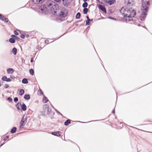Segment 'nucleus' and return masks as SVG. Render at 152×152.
<instances>
[{
    "instance_id": "obj_14",
    "label": "nucleus",
    "mask_w": 152,
    "mask_h": 152,
    "mask_svg": "<svg viewBox=\"0 0 152 152\" xmlns=\"http://www.w3.org/2000/svg\"><path fill=\"white\" fill-rule=\"evenodd\" d=\"M69 0H62V3L64 6L66 7H68L70 3L68 1Z\"/></svg>"
},
{
    "instance_id": "obj_44",
    "label": "nucleus",
    "mask_w": 152,
    "mask_h": 152,
    "mask_svg": "<svg viewBox=\"0 0 152 152\" xmlns=\"http://www.w3.org/2000/svg\"><path fill=\"white\" fill-rule=\"evenodd\" d=\"M30 61H31V62H34V59L33 58H31V59Z\"/></svg>"
},
{
    "instance_id": "obj_58",
    "label": "nucleus",
    "mask_w": 152,
    "mask_h": 152,
    "mask_svg": "<svg viewBox=\"0 0 152 152\" xmlns=\"http://www.w3.org/2000/svg\"><path fill=\"white\" fill-rule=\"evenodd\" d=\"M138 26H140V24H138Z\"/></svg>"
},
{
    "instance_id": "obj_29",
    "label": "nucleus",
    "mask_w": 152,
    "mask_h": 152,
    "mask_svg": "<svg viewBox=\"0 0 152 152\" xmlns=\"http://www.w3.org/2000/svg\"><path fill=\"white\" fill-rule=\"evenodd\" d=\"M29 72L30 74L31 75H33L34 74V70L33 69H29Z\"/></svg>"
},
{
    "instance_id": "obj_41",
    "label": "nucleus",
    "mask_w": 152,
    "mask_h": 152,
    "mask_svg": "<svg viewBox=\"0 0 152 152\" xmlns=\"http://www.w3.org/2000/svg\"><path fill=\"white\" fill-rule=\"evenodd\" d=\"M109 18L110 19L113 20H116V19L112 17H109Z\"/></svg>"
},
{
    "instance_id": "obj_15",
    "label": "nucleus",
    "mask_w": 152,
    "mask_h": 152,
    "mask_svg": "<svg viewBox=\"0 0 152 152\" xmlns=\"http://www.w3.org/2000/svg\"><path fill=\"white\" fill-rule=\"evenodd\" d=\"M55 2L53 1H50L48 2L47 4V5L51 10V7H52V6L54 4Z\"/></svg>"
},
{
    "instance_id": "obj_59",
    "label": "nucleus",
    "mask_w": 152,
    "mask_h": 152,
    "mask_svg": "<svg viewBox=\"0 0 152 152\" xmlns=\"http://www.w3.org/2000/svg\"><path fill=\"white\" fill-rule=\"evenodd\" d=\"M99 3H101V4H103V3L102 2H99Z\"/></svg>"
},
{
    "instance_id": "obj_61",
    "label": "nucleus",
    "mask_w": 152,
    "mask_h": 152,
    "mask_svg": "<svg viewBox=\"0 0 152 152\" xmlns=\"http://www.w3.org/2000/svg\"><path fill=\"white\" fill-rule=\"evenodd\" d=\"M17 31H20V30H18H18H17Z\"/></svg>"
},
{
    "instance_id": "obj_16",
    "label": "nucleus",
    "mask_w": 152,
    "mask_h": 152,
    "mask_svg": "<svg viewBox=\"0 0 152 152\" xmlns=\"http://www.w3.org/2000/svg\"><path fill=\"white\" fill-rule=\"evenodd\" d=\"M21 107L22 110L23 111H24L26 110V106L24 103H23L22 105L21 104Z\"/></svg>"
},
{
    "instance_id": "obj_9",
    "label": "nucleus",
    "mask_w": 152,
    "mask_h": 152,
    "mask_svg": "<svg viewBox=\"0 0 152 152\" xmlns=\"http://www.w3.org/2000/svg\"><path fill=\"white\" fill-rule=\"evenodd\" d=\"M98 7L99 9L101 10L104 12L106 13L107 12L106 8L104 6L100 4H99L98 5Z\"/></svg>"
},
{
    "instance_id": "obj_60",
    "label": "nucleus",
    "mask_w": 152,
    "mask_h": 152,
    "mask_svg": "<svg viewBox=\"0 0 152 152\" xmlns=\"http://www.w3.org/2000/svg\"><path fill=\"white\" fill-rule=\"evenodd\" d=\"M1 84L0 83V87L1 86Z\"/></svg>"
},
{
    "instance_id": "obj_33",
    "label": "nucleus",
    "mask_w": 152,
    "mask_h": 152,
    "mask_svg": "<svg viewBox=\"0 0 152 152\" xmlns=\"http://www.w3.org/2000/svg\"><path fill=\"white\" fill-rule=\"evenodd\" d=\"M7 100H8L10 102H12V99L10 97H8L7 99Z\"/></svg>"
},
{
    "instance_id": "obj_38",
    "label": "nucleus",
    "mask_w": 152,
    "mask_h": 152,
    "mask_svg": "<svg viewBox=\"0 0 152 152\" xmlns=\"http://www.w3.org/2000/svg\"><path fill=\"white\" fill-rule=\"evenodd\" d=\"M9 138V136L8 135H7L3 139V140L4 141H5L7 139H8Z\"/></svg>"
},
{
    "instance_id": "obj_55",
    "label": "nucleus",
    "mask_w": 152,
    "mask_h": 152,
    "mask_svg": "<svg viewBox=\"0 0 152 152\" xmlns=\"http://www.w3.org/2000/svg\"><path fill=\"white\" fill-rule=\"evenodd\" d=\"M87 1V0H83V1H84V2H85V1L86 2Z\"/></svg>"
},
{
    "instance_id": "obj_52",
    "label": "nucleus",
    "mask_w": 152,
    "mask_h": 152,
    "mask_svg": "<svg viewBox=\"0 0 152 152\" xmlns=\"http://www.w3.org/2000/svg\"><path fill=\"white\" fill-rule=\"evenodd\" d=\"M39 48V46L38 45H37L36 47V48L37 49H38Z\"/></svg>"
},
{
    "instance_id": "obj_56",
    "label": "nucleus",
    "mask_w": 152,
    "mask_h": 152,
    "mask_svg": "<svg viewBox=\"0 0 152 152\" xmlns=\"http://www.w3.org/2000/svg\"><path fill=\"white\" fill-rule=\"evenodd\" d=\"M100 120H99V121H100ZM99 120H95V121H99Z\"/></svg>"
},
{
    "instance_id": "obj_32",
    "label": "nucleus",
    "mask_w": 152,
    "mask_h": 152,
    "mask_svg": "<svg viewBox=\"0 0 152 152\" xmlns=\"http://www.w3.org/2000/svg\"><path fill=\"white\" fill-rule=\"evenodd\" d=\"M91 23L90 20H87L86 22V26L89 25Z\"/></svg>"
},
{
    "instance_id": "obj_3",
    "label": "nucleus",
    "mask_w": 152,
    "mask_h": 152,
    "mask_svg": "<svg viewBox=\"0 0 152 152\" xmlns=\"http://www.w3.org/2000/svg\"><path fill=\"white\" fill-rule=\"evenodd\" d=\"M58 13H56V14L58 15V16L61 18H64L66 17L68 14V10L65 8L63 7L60 8L58 11Z\"/></svg>"
},
{
    "instance_id": "obj_24",
    "label": "nucleus",
    "mask_w": 152,
    "mask_h": 152,
    "mask_svg": "<svg viewBox=\"0 0 152 152\" xmlns=\"http://www.w3.org/2000/svg\"><path fill=\"white\" fill-rule=\"evenodd\" d=\"M48 101V100L47 98L45 96H44L43 98V101L45 103H46Z\"/></svg>"
},
{
    "instance_id": "obj_40",
    "label": "nucleus",
    "mask_w": 152,
    "mask_h": 152,
    "mask_svg": "<svg viewBox=\"0 0 152 152\" xmlns=\"http://www.w3.org/2000/svg\"><path fill=\"white\" fill-rule=\"evenodd\" d=\"M9 86L7 84H5V85L4 88H9Z\"/></svg>"
},
{
    "instance_id": "obj_57",
    "label": "nucleus",
    "mask_w": 152,
    "mask_h": 152,
    "mask_svg": "<svg viewBox=\"0 0 152 152\" xmlns=\"http://www.w3.org/2000/svg\"><path fill=\"white\" fill-rule=\"evenodd\" d=\"M96 0L97 1L99 2H100V1H99V0Z\"/></svg>"
},
{
    "instance_id": "obj_34",
    "label": "nucleus",
    "mask_w": 152,
    "mask_h": 152,
    "mask_svg": "<svg viewBox=\"0 0 152 152\" xmlns=\"http://www.w3.org/2000/svg\"><path fill=\"white\" fill-rule=\"evenodd\" d=\"M55 110L56 112L59 115H61V116H62L63 115L62 114H61L59 111H58L56 109H55Z\"/></svg>"
},
{
    "instance_id": "obj_22",
    "label": "nucleus",
    "mask_w": 152,
    "mask_h": 152,
    "mask_svg": "<svg viewBox=\"0 0 152 152\" xmlns=\"http://www.w3.org/2000/svg\"><path fill=\"white\" fill-rule=\"evenodd\" d=\"M71 123V120L70 119H67L64 123V125L65 126H67L69 125Z\"/></svg>"
},
{
    "instance_id": "obj_10",
    "label": "nucleus",
    "mask_w": 152,
    "mask_h": 152,
    "mask_svg": "<svg viewBox=\"0 0 152 152\" xmlns=\"http://www.w3.org/2000/svg\"><path fill=\"white\" fill-rule=\"evenodd\" d=\"M45 0H32V2L35 4H39L42 3Z\"/></svg>"
},
{
    "instance_id": "obj_17",
    "label": "nucleus",
    "mask_w": 152,
    "mask_h": 152,
    "mask_svg": "<svg viewBox=\"0 0 152 152\" xmlns=\"http://www.w3.org/2000/svg\"><path fill=\"white\" fill-rule=\"evenodd\" d=\"M21 103L19 102L17 103L15 105V107H16L17 110L19 111L21 110L20 108V107H21Z\"/></svg>"
},
{
    "instance_id": "obj_12",
    "label": "nucleus",
    "mask_w": 152,
    "mask_h": 152,
    "mask_svg": "<svg viewBox=\"0 0 152 152\" xmlns=\"http://www.w3.org/2000/svg\"><path fill=\"white\" fill-rule=\"evenodd\" d=\"M51 134L57 136H60L61 134V133L60 131L52 132Z\"/></svg>"
},
{
    "instance_id": "obj_48",
    "label": "nucleus",
    "mask_w": 152,
    "mask_h": 152,
    "mask_svg": "<svg viewBox=\"0 0 152 152\" xmlns=\"http://www.w3.org/2000/svg\"><path fill=\"white\" fill-rule=\"evenodd\" d=\"M40 95H43V93L42 92V91L41 90H40Z\"/></svg>"
},
{
    "instance_id": "obj_43",
    "label": "nucleus",
    "mask_w": 152,
    "mask_h": 152,
    "mask_svg": "<svg viewBox=\"0 0 152 152\" xmlns=\"http://www.w3.org/2000/svg\"><path fill=\"white\" fill-rule=\"evenodd\" d=\"M49 42V41L48 40H45V43H47V44H48V42Z\"/></svg>"
},
{
    "instance_id": "obj_54",
    "label": "nucleus",
    "mask_w": 152,
    "mask_h": 152,
    "mask_svg": "<svg viewBox=\"0 0 152 152\" xmlns=\"http://www.w3.org/2000/svg\"><path fill=\"white\" fill-rule=\"evenodd\" d=\"M90 22H91V21H92L93 20V19H90Z\"/></svg>"
},
{
    "instance_id": "obj_42",
    "label": "nucleus",
    "mask_w": 152,
    "mask_h": 152,
    "mask_svg": "<svg viewBox=\"0 0 152 152\" xmlns=\"http://www.w3.org/2000/svg\"><path fill=\"white\" fill-rule=\"evenodd\" d=\"M14 34L16 35H18V33L16 31H14Z\"/></svg>"
},
{
    "instance_id": "obj_37",
    "label": "nucleus",
    "mask_w": 152,
    "mask_h": 152,
    "mask_svg": "<svg viewBox=\"0 0 152 152\" xmlns=\"http://www.w3.org/2000/svg\"><path fill=\"white\" fill-rule=\"evenodd\" d=\"M26 34H22L20 36V37L22 39H24Z\"/></svg>"
},
{
    "instance_id": "obj_51",
    "label": "nucleus",
    "mask_w": 152,
    "mask_h": 152,
    "mask_svg": "<svg viewBox=\"0 0 152 152\" xmlns=\"http://www.w3.org/2000/svg\"><path fill=\"white\" fill-rule=\"evenodd\" d=\"M86 18L87 19V20H90V19L89 18V17H88V16H87L86 17Z\"/></svg>"
},
{
    "instance_id": "obj_2",
    "label": "nucleus",
    "mask_w": 152,
    "mask_h": 152,
    "mask_svg": "<svg viewBox=\"0 0 152 152\" xmlns=\"http://www.w3.org/2000/svg\"><path fill=\"white\" fill-rule=\"evenodd\" d=\"M141 7L142 13L140 15V20L143 21L146 17L148 11L150 3L148 0H142Z\"/></svg>"
},
{
    "instance_id": "obj_11",
    "label": "nucleus",
    "mask_w": 152,
    "mask_h": 152,
    "mask_svg": "<svg viewBox=\"0 0 152 152\" xmlns=\"http://www.w3.org/2000/svg\"><path fill=\"white\" fill-rule=\"evenodd\" d=\"M1 80L4 81H5L7 82H10L12 81L10 78H7V76H3L1 78Z\"/></svg>"
},
{
    "instance_id": "obj_27",
    "label": "nucleus",
    "mask_w": 152,
    "mask_h": 152,
    "mask_svg": "<svg viewBox=\"0 0 152 152\" xmlns=\"http://www.w3.org/2000/svg\"><path fill=\"white\" fill-rule=\"evenodd\" d=\"M88 11V9L87 8H84L83 10V13L85 14H87Z\"/></svg>"
},
{
    "instance_id": "obj_4",
    "label": "nucleus",
    "mask_w": 152,
    "mask_h": 152,
    "mask_svg": "<svg viewBox=\"0 0 152 152\" xmlns=\"http://www.w3.org/2000/svg\"><path fill=\"white\" fill-rule=\"evenodd\" d=\"M51 112V110L49 108L48 106L47 105L44 107L43 110L41 114L45 116L47 115H49Z\"/></svg>"
},
{
    "instance_id": "obj_36",
    "label": "nucleus",
    "mask_w": 152,
    "mask_h": 152,
    "mask_svg": "<svg viewBox=\"0 0 152 152\" xmlns=\"http://www.w3.org/2000/svg\"><path fill=\"white\" fill-rule=\"evenodd\" d=\"M9 20L7 18H5H5H4V21L5 22L7 23L9 22Z\"/></svg>"
},
{
    "instance_id": "obj_18",
    "label": "nucleus",
    "mask_w": 152,
    "mask_h": 152,
    "mask_svg": "<svg viewBox=\"0 0 152 152\" xmlns=\"http://www.w3.org/2000/svg\"><path fill=\"white\" fill-rule=\"evenodd\" d=\"M17 52V50L15 48H14L12 50V52L14 55H16Z\"/></svg>"
},
{
    "instance_id": "obj_25",
    "label": "nucleus",
    "mask_w": 152,
    "mask_h": 152,
    "mask_svg": "<svg viewBox=\"0 0 152 152\" xmlns=\"http://www.w3.org/2000/svg\"><path fill=\"white\" fill-rule=\"evenodd\" d=\"M9 42L11 43H14L15 42V40L13 38H10L9 39Z\"/></svg>"
},
{
    "instance_id": "obj_28",
    "label": "nucleus",
    "mask_w": 152,
    "mask_h": 152,
    "mask_svg": "<svg viewBox=\"0 0 152 152\" xmlns=\"http://www.w3.org/2000/svg\"><path fill=\"white\" fill-rule=\"evenodd\" d=\"M88 3L87 2H84L82 5V7L84 8H87L86 7L88 6Z\"/></svg>"
},
{
    "instance_id": "obj_5",
    "label": "nucleus",
    "mask_w": 152,
    "mask_h": 152,
    "mask_svg": "<svg viewBox=\"0 0 152 152\" xmlns=\"http://www.w3.org/2000/svg\"><path fill=\"white\" fill-rule=\"evenodd\" d=\"M55 4H54L52 6V7H51V11L53 10L54 11L55 13H57V12H58V11L60 9V8L61 7H60L58 5V4L56 3L55 2Z\"/></svg>"
},
{
    "instance_id": "obj_39",
    "label": "nucleus",
    "mask_w": 152,
    "mask_h": 152,
    "mask_svg": "<svg viewBox=\"0 0 152 152\" xmlns=\"http://www.w3.org/2000/svg\"><path fill=\"white\" fill-rule=\"evenodd\" d=\"M14 39L15 40H17L18 41H19V40L20 38L16 36L14 38Z\"/></svg>"
},
{
    "instance_id": "obj_47",
    "label": "nucleus",
    "mask_w": 152,
    "mask_h": 152,
    "mask_svg": "<svg viewBox=\"0 0 152 152\" xmlns=\"http://www.w3.org/2000/svg\"><path fill=\"white\" fill-rule=\"evenodd\" d=\"M79 122H80L81 123H87L90 122L91 121H88V122H81V121H79Z\"/></svg>"
},
{
    "instance_id": "obj_30",
    "label": "nucleus",
    "mask_w": 152,
    "mask_h": 152,
    "mask_svg": "<svg viewBox=\"0 0 152 152\" xmlns=\"http://www.w3.org/2000/svg\"><path fill=\"white\" fill-rule=\"evenodd\" d=\"M5 17L3 16L2 14H0V20L2 21H4V18Z\"/></svg>"
},
{
    "instance_id": "obj_45",
    "label": "nucleus",
    "mask_w": 152,
    "mask_h": 152,
    "mask_svg": "<svg viewBox=\"0 0 152 152\" xmlns=\"http://www.w3.org/2000/svg\"><path fill=\"white\" fill-rule=\"evenodd\" d=\"M55 1L57 2H59L61 1V0H54Z\"/></svg>"
},
{
    "instance_id": "obj_19",
    "label": "nucleus",
    "mask_w": 152,
    "mask_h": 152,
    "mask_svg": "<svg viewBox=\"0 0 152 152\" xmlns=\"http://www.w3.org/2000/svg\"><path fill=\"white\" fill-rule=\"evenodd\" d=\"M14 70L12 68H9L7 69V72L8 74H12L14 72Z\"/></svg>"
},
{
    "instance_id": "obj_1",
    "label": "nucleus",
    "mask_w": 152,
    "mask_h": 152,
    "mask_svg": "<svg viewBox=\"0 0 152 152\" xmlns=\"http://www.w3.org/2000/svg\"><path fill=\"white\" fill-rule=\"evenodd\" d=\"M121 13L124 15V18L126 21V22L133 21L132 18H134L136 15V12L132 8L123 7L120 10Z\"/></svg>"
},
{
    "instance_id": "obj_13",
    "label": "nucleus",
    "mask_w": 152,
    "mask_h": 152,
    "mask_svg": "<svg viewBox=\"0 0 152 152\" xmlns=\"http://www.w3.org/2000/svg\"><path fill=\"white\" fill-rule=\"evenodd\" d=\"M115 0H105V3H108L110 5L113 4L115 2Z\"/></svg>"
},
{
    "instance_id": "obj_26",
    "label": "nucleus",
    "mask_w": 152,
    "mask_h": 152,
    "mask_svg": "<svg viewBox=\"0 0 152 152\" xmlns=\"http://www.w3.org/2000/svg\"><path fill=\"white\" fill-rule=\"evenodd\" d=\"M81 14L80 12H78L76 15L75 18L77 19H79L80 18Z\"/></svg>"
},
{
    "instance_id": "obj_46",
    "label": "nucleus",
    "mask_w": 152,
    "mask_h": 152,
    "mask_svg": "<svg viewBox=\"0 0 152 152\" xmlns=\"http://www.w3.org/2000/svg\"><path fill=\"white\" fill-rule=\"evenodd\" d=\"M16 36L15 35L13 34L12 35L11 37H12V38H13L14 39Z\"/></svg>"
},
{
    "instance_id": "obj_53",
    "label": "nucleus",
    "mask_w": 152,
    "mask_h": 152,
    "mask_svg": "<svg viewBox=\"0 0 152 152\" xmlns=\"http://www.w3.org/2000/svg\"><path fill=\"white\" fill-rule=\"evenodd\" d=\"M29 36V35L28 34H27L26 35V37H28Z\"/></svg>"
},
{
    "instance_id": "obj_20",
    "label": "nucleus",
    "mask_w": 152,
    "mask_h": 152,
    "mask_svg": "<svg viewBox=\"0 0 152 152\" xmlns=\"http://www.w3.org/2000/svg\"><path fill=\"white\" fill-rule=\"evenodd\" d=\"M24 98L26 100H29L30 98V95L28 94H25L24 96Z\"/></svg>"
},
{
    "instance_id": "obj_31",
    "label": "nucleus",
    "mask_w": 152,
    "mask_h": 152,
    "mask_svg": "<svg viewBox=\"0 0 152 152\" xmlns=\"http://www.w3.org/2000/svg\"><path fill=\"white\" fill-rule=\"evenodd\" d=\"M24 93V90L22 89L20 90V91L19 94L20 96H22L23 95V94Z\"/></svg>"
},
{
    "instance_id": "obj_23",
    "label": "nucleus",
    "mask_w": 152,
    "mask_h": 152,
    "mask_svg": "<svg viewBox=\"0 0 152 152\" xmlns=\"http://www.w3.org/2000/svg\"><path fill=\"white\" fill-rule=\"evenodd\" d=\"M22 83L24 84H27L28 83V81L26 78H23L22 81Z\"/></svg>"
},
{
    "instance_id": "obj_6",
    "label": "nucleus",
    "mask_w": 152,
    "mask_h": 152,
    "mask_svg": "<svg viewBox=\"0 0 152 152\" xmlns=\"http://www.w3.org/2000/svg\"><path fill=\"white\" fill-rule=\"evenodd\" d=\"M125 2L126 7L129 8L133 6L134 4L133 0H125Z\"/></svg>"
},
{
    "instance_id": "obj_49",
    "label": "nucleus",
    "mask_w": 152,
    "mask_h": 152,
    "mask_svg": "<svg viewBox=\"0 0 152 152\" xmlns=\"http://www.w3.org/2000/svg\"><path fill=\"white\" fill-rule=\"evenodd\" d=\"M5 143L4 142H3L0 145V148Z\"/></svg>"
},
{
    "instance_id": "obj_35",
    "label": "nucleus",
    "mask_w": 152,
    "mask_h": 152,
    "mask_svg": "<svg viewBox=\"0 0 152 152\" xmlns=\"http://www.w3.org/2000/svg\"><path fill=\"white\" fill-rule=\"evenodd\" d=\"M18 101V98L17 97H15L14 99V101L15 102H17Z\"/></svg>"
},
{
    "instance_id": "obj_8",
    "label": "nucleus",
    "mask_w": 152,
    "mask_h": 152,
    "mask_svg": "<svg viewBox=\"0 0 152 152\" xmlns=\"http://www.w3.org/2000/svg\"><path fill=\"white\" fill-rule=\"evenodd\" d=\"M27 117L24 115L22 117L20 123V128H21V126H24L27 122Z\"/></svg>"
},
{
    "instance_id": "obj_7",
    "label": "nucleus",
    "mask_w": 152,
    "mask_h": 152,
    "mask_svg": "<svg viewBox=\"0 0 152 152\" xmlns=\"http://www.w3.org/2000/svg\"><path fill=\"white\" fill-rule=\"evenodd\" d=\"M39 9L40 10L43 14H45L47 12V8L45 5H41L39 7Z\"/></svg>"
},
{
    "instance_id": "obj_50",
    "label": "nucleus",
    "mask_w": 152,
    "mask_h": 152,
    "mask_svg": "<svg viewBox=\"0 0 152 152\" xmlns=\"http://www.w3.org/2000/svg\"><path fill=\"white\" fill-rule=\"evenodd\" d=\"M112 113H113L114 114V113H115V110H112Z\"/></svg>"
},
{
    "instance_id": "obj_21",
    "label": "nucleus",
    "mask_w": 152,
    "mask_h": 152,
    "mask_svg": "<svg viewBox=\"0 0 152 152\" xmlns=\"http://www.w3.org/2000/svg\"><path fill=\"white\" fill-rule=\"evenodd\" d=\"M17 130V128L15 127H13L10 131V132L12 134L15 133Z\"/></svg>"
}]
</instances>
